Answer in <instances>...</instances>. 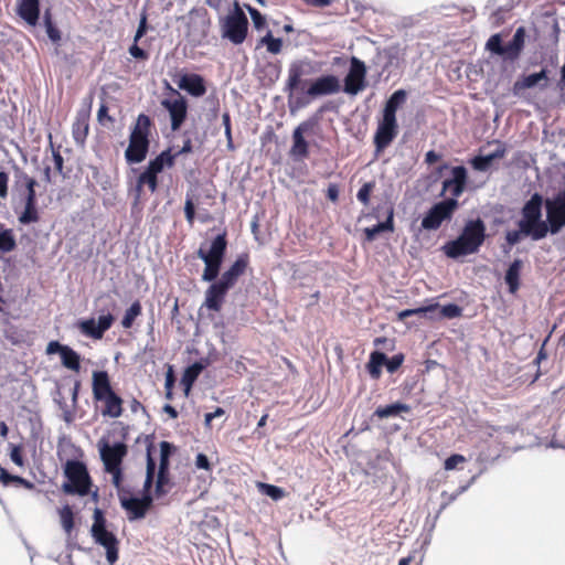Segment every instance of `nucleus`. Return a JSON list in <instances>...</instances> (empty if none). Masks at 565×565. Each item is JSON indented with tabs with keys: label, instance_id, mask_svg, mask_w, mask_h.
<instances>
[{
	"label": "nucleus",
	"instance_id": "1",
	"mask_svg": "<svg viewBox=\"0 0 565 565\" xmlns=\"http://www.w3.org/2000/svg\"><path fill=\"white\" fill-rule=\"evenodd\" d=\"M543 206L542 194L533 193L520 210L516 228L505 233V242L509 246H514L524 238L541 241L551 233L547 218L543 220Z\"/></svg>",
	"mask_w": 565,
	"mask_h": 565
},
{
	"label": "nucleus",
	"instance_id": "2",
	"mask_svg": "<svg viewBox=\"0 0 565 565\" xmlns=\"http://www.w3.org/2000/svg\"><path fill=\"white\" fill-rule=\"evenodd\" d=\"M486 239V224L481 218L468 221L460 235L443 246V252L449 258L457 259L475 254Z\"/></svg>",
	"mask_w": 565,
	"mask_h": 565
},
{
	"label": "nucleus",
	"instance_id": "3",
	"mask_svg": "<svg viewBox=\"0 0 565 565\" xmlns=\"http://www.w3.org/2000/svg\"><path fill=\"white\" fill-rule=\"evenodd\" d=\"M152 129L151 118L146 114H139L131 127L129 143L125 150V159L128 163H140L147 158Z\"/></svg>",
	"mask_w": 565,
	"mask_h": 565
},
{
	"label": "nucleus",
	"instance_id": "4",
	"mask_svg": "<svg viewBox=\"0 0 565 565\" xmlns=\"http://www.w3.org/2000/svg\"><path fill=\"white\" fill-rule=\"evenodd\" d=\"M92 390L94 399L103 402L102 415L118 418L122 415V398L111 387L109 375L106 371H94Z\"/></svg>",
	"mask_w": 565,
	"mask_h": 565
},
{
	"label": "nucleus",
	"instance_id": "5",
	"mask_svg": "<svg viewBox=\"0 0 565 565\" xmlns=\"http://www.w3.org/2000/svg\"><path fill=\"white\" fill-rule=\"evenodd\" d=\"M227 249L226 232L218 234L211 243L209 250L200 247L196 255L205 264L202 280L214 281L218 275Z\"/></svg>",
	"mask_w": 565,
	"mask_h": 565
},
{
	"label": "nucleus",
	"instance_id": "6",
	"mask_svg": "<svg viewBox=\"0 0 565 565\" xmlns=\"http://www.w3.org/2000/svg\"><path fill=\"white\" fill-rule=\"evenodd\" d=\"M64 475L67 482L63 483L62 489L67 494L87 495L90 491L92 479L84 462L70 459L64 465Z\"/></svg>",
	"mask_w": 565,
	"mask_h": 565
},
{
	"label": "nucleus",
	"instance_id": "7",
	"mask_svg": "<svg viewBox=\"0 0 565 565\" xmlns=\"http://www.w3.org/2000/svg\"><path fill=\"white\" fill-rule=\"evenodd\" d=\"M90 533L94 541L105 547L107 562L114 565L118 561L119 541L113 532L106 529V519L99 509L94 511V523Z\"/></svg>",
	"mask_w": 565,
	"mask_h": 565
},
{
	"label": "nucleus",
	"instance_id": "8",
	"mask_svg": "<svg viewBox=\"0 0 565 565\" xmlns=\"http://www.w3.org/2000/svg\"><path fill=\"white\" fill-rule=\"evenodd\" d=\"M166 88L168 93L161 99L160 104L169 114L171 130L178 131L188 118V100L169 83H166Z\"/></svg>",
	"mask_w": 565,
	"mask_h": 565
},
{
	"label": "nucleus",
	"instance_id": "9",
	"mask_svg": "<svg viewBox=\"0 0 565 565\" xmlns=\"http://www.w3.org/2000/svg\"><path fill=\"white\" fill-rule=\"evenodd\" d=\"M459 207L458 200L445 199L435 203L424 215L420 228L425 231H437L444 222L452 218Z\"/></svg>",
	"mask_w": 565,
	"mask_h": 565
},
{
	"label": "nucleus",
	"instance_id": "10",
	"mask_svg": "<svg viewBox=\"0 0 565 565\" xmlns=\"http://www.w3.org/2000/svg\"><path fill=\"white\" fill-rule=\"evenodd\" d=\"M551 234H557L565 227V189L559 190L553 198L543 199Z\"/></svg>",
	"mask_w": 565,
	"mask_h": 565
},
{
	"label": "nucleus",
	"instance_id": "11",
	"mask_svg": "<svg viewBox=\"0 0 565 565\" xmlns=\"http://www.w3.org/2000/svg\"><path fill=\"white\" fill-rule=\"evenodd\" d=\"M248 30V20L243 10L236 7L235 11L228 14L223 24V35L234 44L245 41Z\"/></svg>",
	"mask_w": 565,
	"mask_h": 565
},
{
	"label": "nucleus",
	"instance_id": "12",
	"mask_svg": "<svg viewBox=\"0 0 565 565\" xmlns=\"http://www.w3.org/2000/svg\"><path fill=\"white\" fill-rule=\"evenodd\" d=\"M98 449L104 463V470L121 467L128 454L127 445L121 441L110 445L106 439H100L98 441Z\"/></svg>",
	"mask_w": 565,
	"mask_h": 565
},
{
	"label": "nucleus",
	"instance_id": "13",
	"mask_svg": "<svg viewBox=\"0 0 565 565\" xmlns=\"http://www.w3.org/2000/svg\"><path fill=\"white\" fill-rule=\"evenodd\" d=\"M366 66L363 61L352 56L350 58V68L344 77V92L350 95H356L365 87Z\"/></svg>",
	"mask_w": 565,
	"mask_h": 565
},
{
	"label": "nucleus",
	"instance_id": "14",
	"mask_svg": "<svg viewBox=\"0 0 565 565\" xmlns=\"http://www.w3.org/2000/svg\"><path fill=\"white\" fill-rule=\"evenodd\" d=\"M398 134L396 117L382 116L374 134V146L377 152L386 149Z\"/></svg>",
	"mask_w": 565,
	"mask_h": 565
},
{
	"label": "nucleus",
	"instance_id": "15",
	"mask_svg": "<svg viewBox=\"0 0 565 565\" xmlns=\"http://www.w3.org/2000/svg\"><path fill=\"white\" fill-rule=\"evenodd\" d=\"M451 177L443 181L440 195L450 194L449 199L457 200L466 190L468 171L463 166L450 168Z\"/></svg>",
	"mask_w": 565,
	"mask_h": 565
},
{
	"label": "nucleus",
	"instance_id": "16",
	"mask_svg": "<svg viewBox=\"0 0 565 565\" xmlns=\"http://www.w3.org/2000/svg\"><path fill=\"white\" fill-rule=\"evenodd\" d=\"M45 352L49 355L58 353L64 367L74 372H79L81 355L68 345L62 344L58 341H50L46 345Z\"/></svg>",
	"mask_w": 565,
	"mask_h": 565
},
{
	"label": "nucleus",
	"instance_id": "17",
	"mask_svg": "<svg viewBox=\"0 0 565 565\" xmlns=\"http://www.w3.org/2000/svg\"><path fill=\"white\" fill-rule=\"evenodd\" d=\"M114 320V316L111 313H107L99 316L97 322L94 318L79 321L78 329L83 334L99 340L104 337V333L110 329Z\"/></svg>",
	"mask_w": 565,
	"mask_h": 565
},
{
	"label": "nucleus",
	"instance_id": "18",
	"mask_svg": "<svg viewBox=\"0 0 565 565\" xmlns=\"http://www.w3.org/2000/svg\"><path fill=\"white\" fill-rule=\"evenodd\" d=\"M230 289L232 288L221 279L212 281L205 291L203 306L215 312L221 311Z\"/></svg>",
	"mask_w": 565,
	"mask_h": 565
},
{
	"label": "nucleus",
	"instance_id": "19",
	"mask_svg": "<svg viewBox=\"0 0 565 565\" xmlns=\"http://www.w3.org/2000/svg\"><path fill=\"white\" fill-rule=\"evenodd\" d=\"M341 90L340 81L334 75H323L315 79L309 88L307 95L310 97L333 95Z\"/></svg>",
	"mask_w": 565,
	"mask_h": 565
},
{
	"label": "nucleus",
	"instance_id": "20",
	"mask_svg": "<svg viewBox=\"0 0 565 565\" xmlns=\"http://www.w3.org/2000/svg\"><path fill=\"white\" fill-rule=\"evenodd\" d=\"M248 264V254L244 253L238 255L235 262L230 266V268L222 274L220 279L224 281L227 286L233 288L236 285L238 278L245 274Z\"/></svg>",
	"mask_w": 565,
	"mask_h": 565
},
{
	"label": "nucleus",
	"instance_id": "21",
	"mask_svg": "<svg viewBox=\"0 0 565 565\" xmlns=\"http://www.w3.org/2000/svg\"><path fill=\"white\" fill-rule=\"evenodd\" d=\"M178 87L185 90L193 97H201L206 93L204 78L195 73L183 74L178 81Z\"/></svg>",
	"mask_w": 565,
	"mask_h": 565
},
{
	"label": "nucleus",
	"instance_id": "22",
	"mask_svg": "<svg viewBox=\"0 0 565 565\" xmlns=\"http://www.w3.org/2000/svg\"><path fill=\"white\" fill-rule=\"evenodd\" d=\"M119 501L129 521L143 519L148 513L139 498L132 497L131 491L120 493Z\"/></svg>",
	"mask_w": 565,
	"mask_h": 565
},
{
	"label": "nucleus",
	"instance_id": "23",
	"mask_svg": "<svg viewBox=\"0 0 565 565\" xmlns=\"http://www.w3.org/2000/svg\"><path fill=\"white\" fill-rule=\"evenodd\" d=\"M89 132V110L79 109L76 113L75 120L72 125V136L75 142L79 146H84L86 138Z\"/></svg>",
	"mask_w": 565,
	"mask_h": 565
},
{
	"label": "nucleus",
	"instance_id": "24",
	"mask_svg": "<svg viewBox=\"0 0 565 565\" xmlns=\"http://www.w3.org/2000/svg\"><path fill=\"white\" fill-rule=\"evenodd\" d=\"M17 13L29 25L35 26L40 18V0H17Z\"/></svg>",
	"mask_w": 565,
	"mask_h": 565
},
{
	"label": "nucleus",
	"instance_id": "25",
	"mask_svg": "<svg viewBox=\"0 0 565 565\" xmlns=\"http://www.w3.org/2000/svg\"><path fill=\"white\" fill-rule=\"evenodd\" d=\"M311 64L306 61L292 62L288 68L287 89L291 93L299 88L302 76L310 73Z\"/></svg>",
	"mask_w": 565,
	"mask_h": 565
},
{
	"label": "nucleus",
	"instance_id": "26",
	"mask_svg": "<svg viewBox=\"0 0 565 565\" xmlns=\"http://www.w3.org/2000/svg\"><path fill=\"white\" fill-rule=\"evenodd\" d=\"M309 129L308 122H301L292 132V146L290 154L303 159L309 156V145L303 137V132Z\"/></svg>",
	"mask_w": 565,
	"mask_h": 565
},
{
	"label": "nucleus",
	"instance_id": "27",
	"mask_svg": "<svg viewBox=\"0 0 565 565\" xmlns=\"http://www.w3.org/2000/svg\"><path fill=\"white\" fill-rule=\"evenodd\" d=\"M525 30L524 28L516 29L512 40L503 45V57L505 60L515 61L519 58L524 47Z\"/></svg>",
	"mask_w": 565,
	"mask_h": 565
},
{
	"label": "nucleus",
	"instance_id": "28",
	"mask_svg": "<svg viewBox=\"0 0 565 565\" xmlns=\"http://www.w3.org/2000/svg\"><path fill=\"white\" fill-rule=\"evenodd\" d=\"M382 232H394V209L393 206L388 207L387 217L384 222L377 223L372 227H365L363 230V234L365 236V241L373 242L376 236Z\"/></svg>",
	"mask_w": 565,
	"mask_h": 565
},
{
	"label": "nucleus",
	"instance_id": "29",
	"mask_svg": "<svg viewBox=\"0 0 565 565\" xmlns=\"http://www.w3.org/2000/svg\"><path fill=\"white\" fill-rule=\"evenodd\" d=\"M174 162L175 156H172L171 149H167L158 154L154 159L150 160L147 169L158 177V174L161 173L164 168H172Z\"/></svg>",
	"mask_w": 565,
	"mask_h": 565
},
{
	"label": "nucleus",
	"instance_id": "30",
	"mask_svg": "<svg viewBox=\"0 0 565 565\" xmlns=\"http://www.w3.org/2000/svg\"><path fill=\"white\" fill-rule=\"evenodd\" d=\"M541 81H544L545 83L542 85V88H545L547 86V81H548V77H547V72L546 70H542L541 72L539 73H533V74H530V75H526V76H523L522 78L518 79L514 85H513V89L515 93L520 92V90H523V89H526V88H531V87H534L535 85H537Z\"/></svg>",
	"mask_w": 565,
	"mask_h": 565
},
{
	"label": "nucleus",
	"instance_id": "31",
	"mask_svg": "<svg viewBox=\"0 0 565 565\" xmlns=\"http://www.w3.org/2000/svg\"><path fill=\"white\" fill-rule=\"evenodd\" d=\"M523 267V262L521 259H514L509 266L505 273V282L509 287V291L511 294H515L520 288V274Z\"/></svg>",
	"mask_w": 565,
	"mask_h": 565
},
{
	"label": "nucleus",
	"instance_id": "32",
	"mask_svg": "<svg viewBox=\"0 0 565 565\" xmlns=\"http://www.w3.org/2000/svg\"><path fill=\"white\" fill-rule=\"evenodd\" d=\"M386 354L380 351H373L366 364V370L372 379L379 380L382 374V366L385 365Z\"/></svg>",
	"mask_w": 565,
	"mask_h": 565
},
{
	"label": "nucleus",
	"instance_id": "33",
	"mask_svg": "<svg viewBox=\"0 0 565 565\" xmlns=\"http://www.w3.org/2000/svg\"><path fill=\"white\" fill-rule=\"evenodd\" d=\"M405 100L406 92L404 89L394 92L385 103L383 115L387 117H396L398 107L404 104Z\"/></svg>",
	"mask_w": 565,
	"mask_h": 565
},
{
	"label": "nucleus",
	"instance_id": "34",
	"mask_svg": "<svg viewBox=\"0 0 565 565\" xmlns=\"http://www.w3.org/2000/svg\"><path fill=\"white\" fill-rule=\"evenodd\" d=\"M152 444L147 447V466H146V479L143 482L142 493L150 492V489L153 484L154 475H156V461L152 458Z\"/></svg>",
	"mask_w": 565,
	"mask_h": 565
},
{
	"label": "nucleus",
	"instance_id": "35",
	"mask_svg": "<svg viewBox=\"0 0 565 565\" xmlns=\"http://www.w3.org/2000/svg\"><path fill=\"white\" fill-rule=\"evenodd\" d=\"M411 407L407 404L394 403L386 406H379L375 409L374 415L377 416L379 418H387L397 416L401 413H408Z\"/></svg>",
	"mask_w": 565,
	"mask_h": 565
},
{
	"label": "nucleus",
	"instance_id": "36",
	"mask_svg": "<svg viewBox=\"0 0 565 565\" xmlns=\"http://www.w3.org/2000/svg\"><path fill=\"white\" fill-rule=\"evenodd\" d=\"M21 224L28 225L40 221L38 202H24V210L18 217Z\"/></svg>",
	"mask_w": 565,
	"mask_h": 565
},
{
	"label": "nucleus",
	"instance_id": "37",
	"mask_svg": "<svg viewBox=\"0 0 565 565\" xmlns=\"http://www.w3.org/2000/svg\"><path fill=\"white\" fill-rule=\"evenodd\" d=\"M145 185L148 186L151 193H154L158 190V177L147 168L139 174L137 179V191L140 192Z\"/></svg>",
	"mask_w": 565,
	"mask_h": 565
},
{
	"label": "nucleus",
	"instance_id": "38",
	"mask_svg": "<svg viewBox=\"0 0 565 565\" xmlns=\"http://www.w3.org/2000/svg\"><path fill=\"white\" fill-rule=\"evenodd\" d=\"M172 488L170 473L158 472L154 483V497L161 499L167 495Z\"/></svg>",
	"mask_w": 565,
	"mask_h": 565
},
{
	"label": "nucleus",
	"instance_id": "39",
	"mask_svg": "<svg viewBox=\"0 0 565 565\" xmlns=\"http://www.w3.org/2000/svg\"><path fill=\"white\" fill-rule=\"evenodd\" d=\"M173 446L169 441L160 443V462L158 472L170 473V456L173 451Z\"/></svg>",
	"mask_w": 565,
	"mask_h": 565
},
{
	"label": "nucleus",
	"instance_id": "40",
	"mask_svg": "<svg viewBox=\"0 0 565 565\" xmlns=\"http://www.w3.org/2000/svg\"><path fill=\"white\" fill-rule=\"evenodd\" d=\"M142 312V307L139 300H136L131 303V306L125 311V315L121 320V326L124 329H130L136 320Z\"/></svg>",
	"mask_w": 565,
	"mask_h": 565
},
{
	"label": "nucleus",
	"instance_id": "41",
	"mask_svg": "<svg viewBox=\"0 0 565 565\" xmlns=\"http://www.w3.org/2000/svg\"><path fill=\"white\" fill-rule=\"evenodd\" d=\"M38 185V182L34 178L30 177L26 172H24L19 167H14V188L17 191H21L22 189H26L28 186Z\"/></svg>",
	"mask_w": 565,
	"mask_h": 565
},
{
	"label": "nucleus",
	"instance_id": "42",
	"mask_svg": "<svg viewBox=\"0 0 565 565\" xmlns=\"http://www.w3.org/2000/svg\"><path fill=\"white\" fill-rule=\"evenodd\" d=\"M202 371L203 365L199 362H195L185 369L182 376V384L186 387V391L190 390V387L196 381Z\"/></svg>",
	"mask_w": 565,
	"mask_h": 565
},
{
	"label": "nucleus",
	"instance_id": "43",
	"mask_svg": "<svg viewBox=\"0 0 565 565\" xmlns=\"http://www.w3.org/2000/svg\"><path fill=\"white\" fill-rule=\"evenodd\" d=\"M58 514L63 530L67 535H71L75 525L74 513L72 508L68 504H66L62 509H60Z\"/></svg>",
	"mask_w": 565,
	"mask_h": 565
},
{
	"label": "nucleus",
	"instance_id": "44",
	"mask_svg": "<svg viewBox=\"0 0 565 565\" xmlns=\"http://www.w3.org/2000/svg\"><path fill=\"white\" fill-rule=\"evenodd\" d=\"M43 22L50 40L54 43H57L61 40V32L53 22L50 9L45 10L43 15Z\"/></svg>",
	"mask_w": 565,
	"mask_h": 565
},
{
	"label": "nucleus",
	"instance_id": "45",
	"mask_svg": "<svg viewBox=\"0 0 565 565\" xmlns=\"http://www.w3.org/2000/svg\"><path fill=\"white\" fill-rule=\"evenodd\" d=\"M17 247V242L12 230H3L0 232V253H10Z\"/></svg>",
	"mask_w": 565,
	"mask_h": 565
},
{
	"label": "nucleus",
	"instance_id": "46",
	"mask_svg": "<svg viewBox=\"0 0 565 565\" xmlns=\"http://www.w3.org/2000/svg\"><path fill=\"white\" fill-rule=\"evenodd\" d=\"M105 471L107 473L111 475V482H113V486L117 489L118 498H120V493L130 491L129 489H127L122 486V481H124L122 466L116 467L114 469H107Z\"/></svg>",
	"mask_w": 565,
	"mask_h": 565
},
{
	"label": "nucleus",
	"instance_id": "47",
	"mask_svg": "<svg viewBox=\"0 0 565 565\" xmlns=\"http://www.w3.org/2000/svg\"><path fill=\"white\" fill-rule=\"evenodd\" d=\"M258 488L262 493L270 497L275 501H278L286 495V492L282 488L274 486V484L259 483Z\"/></svg>",
	"mask_w": 565,
	"mask_h": 565
},
{
	"label": "nucleus",
	"instance_id": "48",
	"mask_svg": "<svg viewBox=\"0 0 565 565\" xmlns=\"http://www.w3.org/2000/svg\"><path fill=\"white\" fill-rule=\"evenodd\" d=\"M262 44H265L267 47V51L271 54H278L281 52L282 49V41L281 39L274 38L270 32H268L262 40Z\"/></svg>",
	"mask_w": 565,
	"mask_h": 565
},
{
	"label": "nucleus",
	"instance_id": "49",
	"mask_svg": "<svg viewBox=\"0 0 565 565\" xmlns=\"http://www.w3.org/2000/svg\"><path fill=\"white\" fill-rule=\"evenodd\" d=\"M469 162L476 171L484 172V171L489 170L493 160L490 154H487V156H476Z\"/></svg>",
	"mask_w": 565,
	"mask_h": 565
},
{
	"label": "nucleus",
	"instance_id": "50",
	"mask_svg": "<svg viewBox=\"0 0 565 565\" xmlns=\"http://www.w3.org/2000/svg\"><path fill=\"white\" fill-rule=\"evenodd\" d=\"M487 50L490 52L502 56L503 55V45L500 34H493L490 36V39L487 41L486 44Z\"/></svg>",
	"mask_w": 565,
	"mask_h": 565
},
{
	"label": "nucleus",
	"instance_id": "51",
	"mask_svg": "<svg viewBox=\"0 0 565 565\" xmlns=\"http://www.w3.org/2000/svg\"><path fill=\"white\" fill-rule=\"evenodd\" d=\"M222 121H223L224 132H225V137H226V141H227V149L234 150L235 147H234L233 137H232L231 115L228 111H225L222 115Z\"/></svg>",
	"mask_w": 565,
	"mask_h": 565
},
{
	"label": "nucleus",
	"instance_id": "52",
	"mask_svg": "<svg viewBox=\"0 0 565 565\" xmlns=\"http://www.w3.org/2000/svg\"><path fill=\"white\" fill-rule=\"evenodd\" d=\"M439 308V305L438 303H435V305H430V306H427V307H419V308H416V309H406V310H403L399 312L398 317L401 320L407 318V317H411V316H415V315H422V313H426L428 311H435Z\"/></svg>",
	"mask_w": 565,
	"mask_h": 565
},
{
	"label": "nucleus",
	"instance_id": "53",
	"mask_svg": "<svg viewBox=\"0 0 565 565\" xmlns=\"http://www.w3.org/2000/svg\"><path fill=\"white\" fill-rule=\"evenodd\" d=\"M374 186H375L374 182H366L358 191L356 198L364 205H367L370 203V198H371Z\"/></svg>",
	"mask_w": 565,
	"mask_h": 565
},
{
	"label": "nucleus",
	"instance_id": "54",
	"mask_svg": "<svg viewBox=\"0 0 565 565\" xmlns=\"http://www.w3.org/2000/svg\"><path fill=\"white\" fill-rule=\"evenodd\" d=\"M467 462V458L460 454H454L444 461V469L447 471L455 470L459 465Z\"/></svg>",
	"mask_w": 565,
	"mask_h": 565
},
{
	"label": "nucleus",
	"instance_id": "55",
	"mask_svg": "<svg viewBox=\"0 0 565 565\" xmlns=\"http://www.w3.org/2000/svg\"><path fill=\"white\" fill-rule=\"evenodd\" d=\"M440 313L445 318L452 319L461 316L462 308L456 303H448L440 308Z\"/></svg>",
	"mask_w": 565,
	"mask_h": 565
},
{
	"label": "nucleus",
	"instance_id": "56",
	"mask_svg": "<svg viewBox=\"0 0 565 565\" xmlns=\"http://www.w3.org/2000/svg\"><path fill=\"white\" fill-rule=\"evenodd\" d=\"M184 215L185 220L190 225H193L195 221V203L192 196L186 195V200L184 203Z\"/></svg>",
	"mask_w": 565,
	"mask_h": 565
},
{
	"label": "nucleus",
	"instance_id": "57",
	"mask_svg": "<svg viewBox=\"0 0 565 565\" xmlns=\"http://www.w3.org/2000/svg\"><path fill=\"white\" fill-rule=\"evenodd\" d=\"M403 361H404L403 354H395L390 359L386 356V362H385L386 370L390 373L396 372L403 364Z\"/></svg>",
	"mask_w": 565,
	"mask_h": 565
},
{
	"label": "nucleus",
	"instance_id": "58",
	"mask_svg": "<svg viewBox=\"0 0 565 565\" xmlns=\"http://www.w3.org/2000/svg\"><path fill=\"white\" fill-rule=\"evenodd\" d=\"M10 458L17 466H19V467L24 466V459H23L21 446L12 445V448L10 451Z\"/></svg>",
	"mask_w": 565,
	"mask_h": 565
},
{
	"label": "nucleus",
	"instance_id": "59",
	"mask_svg": "<svg viewBox=\"0 0 565 565\" xmlns=\"http://www.w3.org/2000/svg\"><path fill=\"white\" fill-rule=\"evenodd\" d=\"M249 13L256 29H262L265 26V17L257 9L249 8Z\"/></svg>",
	"mask_w": 565,
	"mask_h": 565
},
{
	"label": "nucleus",
	"instance_id": "60",
	"mask_svg": "<svg viewBox=\"0 0 565 565\" xmlns=\"http://www.w3.org/2000/svg\"><path fill=\"white\" fill-rule=\"evenodd\" d=\"M9 192V174L0 171V199H6Z\"/></svg>",
	"mask_w": 565,
	"mask_h": 565
},
{
	"label": "nucleus",
	"instance_id": "61",
	"mask_svg": "<svg viewBox=\"0 0 565 565\" xmlns=\"http://www.w3.org/2000/svg\"><path fill=\"white\" fill-rule=\"evenodd\" d=\"M97 120L105 125L106 121L114 122V118L108 115V107L106 104H102L97 111Z\"/></svg>",
	"mask_w": 565,
	"mask_h": 565
},
{
	"label": "nucleus",
	"instance_id": "62",
	"mask_svg": "<svg viewBox=\"0 0 565 565\" xmlns=\"http://www.w3.org/2000/svg\"><path fill=\"white\" fill-rule=\"evenodd\" d=\"M129 53L131 56H134L135 58H138V60H142V61H146L148 60L149 57V54L141 47H139L137 45V42H135L130 47H129Z\"/></svg>",
	"mask_w": 565,
	"mask_h": 565
},
{
	"label": "nucleus",
	"instance_id": "63",
	"mask_svg": "<svg viewBox=\"0 0 565 565\" xmlns=\"http://www.w3.org/2000/svg\"><path fill=\"white\" fill-rule=\"evenodd\" d=\"M147 32V15L146 13L141 14L140 22L135 34V42H138Z\"/></svg>",
	"mask_w": 565,
	"mask_h": 565
},
{
	"label": "nucleus",
	"instance_id": "64",
	"mask_svg": "<svg viewBox=\"0 0 565 565\" xmlns=\"http://www.w3.org/2000/svg\"><path fill=\"white\" fill-rule=\"evenodd\" d=\"M195 466L199 469L211 470L209 458L204 454H199L195 458Z\"/></svg>",
	"mask_w": 565,
	"mask_h": 565
}]
</instances>
